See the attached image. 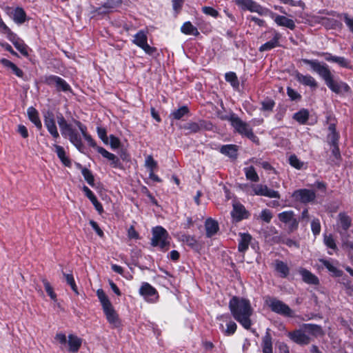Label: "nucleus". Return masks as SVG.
<instances>
[{"label": "nucleus", "instance_id": "obj_1", "mask_svg": "<svg viewBox=\"0 0 353 353\" xmlns=\"http://www.w3.org/2000/svg\"><path fill=\"white\" fill-rule=\"evenodd\" d=\"M301 62L308 65L310 69L316 72L324 81L328 88L335 94L347 93L351 88L348 84L343 81L334 79L329 65L317 59H302Z\"/></svg>", "mask_w": 353, "mask_h": 353}, {"label": "nucleus", "instance_id": "obj_2", "mask_svg": "<svg viewBox=\"0 0 353 353\" xmlns=\"http://www.w3.org/2000/svg\"><path fill=\"white\" fill-rule=\"evenodd\" d=\"M228 307L234 319L244 329L250 330L252 325L251 316L254 312L250 301L247 298L234 295L229 301Z\"/></svg>", "mask_w": 353, "mask_h": 353}, {"label": "nucleus", "instance_id": "obj_3", "mask_svg": "<svg viewBox=\"0 0 353 353\" xmlns=\"http://www.w3.org/2000/svg\"><path fill=\"white\" fill-rule=\"evenodd\" d=\"M97 296L101 305L106 320L110 325V328L122 329V321L103 290L101 288L98 289L97 290Z\"/></svg>", "mask_w": 353, "mask_h": 353}, {"label": "nucleus", "instance_id": "obj_4", "mask_svg": "<svg viewBox=\"0 0 353 353\" xmlns=\"http://www.w3.org/2000/svg\"><path fill=\"white\" fill-rule=\"evenodd\" d=\"M226 119L230 121V125L234 128V131L243 137H246L256 145L260 144L259 137L254 134L253 129L250 125L243 121L236 114L232 113Z\"/></svg>", "mask_w": 353, "mask_h": 353}, {"label": "nucleus", "instance_id": "obj_5", "mask_svg": "<svg viewBox=\"0 0 353 353\" xmlns=\"http://www.w3.org/2000/svg\"><path fill=\"white\" fill-rule=\"evenodd\" d=\"M57 122L60 128L61 134L68 137L70 142L79 151L82 152L83 144L79 132L68 123L64 117L60 114L57 116Z\"/></svg>", "mask_w": 353, "mask_h": 353}, {"label": "nucleus", "instance_id": "obj_6", "mask_svg": "<svg viewBox=\"0 0 353 353\" xmlns=\"http://www.w3.org/2000/svg\"><path fill=\"white\" fill-rule=\"evenodd\" d=\"M152 234V246L159 248L162 252H166L170 249L171 237L163 227L158 225L153 228Z\"/></svg>", "mask_w": 353, "mask_h": 353}, {"label": "nucleus", "instance_id": "obj_7", "mask_svg": "<svg viewBox=\"0 0 353 353\" xmlns=\"http://www.w3.org/2000/svg\"><path fill=\"white\" fill-rule=\"evenodd\" d=\"M265 304L270 307L272 312L285 317L293 318L295 316L294 311L281 300L275 297L268 296L265 299Z\"/></svg>", "mask_w": 353, "mask_h": 353}, {"label": "nucleus", "instance_id": "obj_8", "mask_svg": "<svg viewBox=\"0 0 353 353\" xmlns=\"http://www.w3.org/2000/svg\"><path fill=\"white\" fill-rule=\"evenodd\" d=\"M43 82L50 87H54L59 92H71L72 91L70 84L65 79L57 75H46L43 77Z\"/></svg>", "mask_w": 353, "mask_h": 353}, {"label": "nucleus", "instance_id": "obj_9", "mask_svg": "<svg viewBox=\"0 0 353 353\" xmlns=\"http://www.w3.org/2000/svg\"><path fill=\"white\" fill-rule=\"evenodd\" d=\"M132 42L149 55H152L157 51V48L152 47L148 43V37L144 30L138 31L134 34Z\"/></svg>", "mask_w": 353, "mask_h": 353}, {"label": "nucleus", "instance_id": "obj_10", "mask_svg": "<svg viewBox=\"0 0 353 353\" xmlns=\"http://www.w3.org/2000/svg\"><path fill=\"white\" fill-rule=\"evenodd\" d=\"M234 3L242 10L256 12L261 16H264L267 12V8L263 7L254 0H234Z\"/></svg>", "mask_w": 353, "mask_h": 353}, {"label": "nucleus", "instance_id": "obj_11", "mask_svg": "<svg viewBox=\"0 0 353 353\" xmlns=\"http://www.w3.org/2000/svg\"><path fill=\"white\" fill-rule=\"evenodd\" d=\"M292 199L303 204L314 202L316 198V192L310 189L302 188L294 190L292 194Z\"/></svg>", "mask_w": 353, "mask_h": 353}, {"label": "nucleus", "instance_id": "obj_12", "mask_svg": "<svg viewBox=\"0 0 353 353\" xmlns=\"http://www.w3.org/2000/svg\"><path fill=\"white\" fill-rule=\"evenodd\" d=\"M264 16L270 17L274 20L278 26L285 27L291 30H294L296 28V25L293 19H289L283 15L277 14L269 8H267V12H265Z\"/></svg>", "mask_w": 353, "mask_h": 353}, {"label": "nucleus", "instance_id": "obj_13", "mask_svg": "<svg viewBox=\"0 0 353 353\" xmlns=\"http://www.w3.org/2000/svg\"><path fill=\"white\" fill-rule=\"evenodd\" d=\"M327 121H330L327 128L329 133L326 137L327 144L330 146L339 145L340 134L336 130L337 121L331 116L327 117Z\"/></svg>", "mask_w": 353, "mask_h": 353}, {"label": "nucleus", "instance_id": "obj_14", "mask_svg": "<svg viewBox=\"0 0 353 353\" xmlns=\"http://www.w3.org/2000/svg\"><path fill=\"white\" fill-rule=\"evenodd\" d=\"M230 214L234 223H239L244 219H248L251 215L250 212L240 202L233 203Z\"/></svg>", "mask_w": 353, "mask_h": 353}, {"label": "nucleus", "instance_id": "obj_15", "mask_svg": "<svg viewBox=\"0 0 353 353\" xmlns=\"http://www.w3.org/2000/svg\"><path fill=\"white\" fill-rule=\"evenodd\" d=\"M139 294L148 302L154 303L159 299L158 291L147 282H143L141 284L139 288Z\"/></svg>", "mask_w": 353, "mask_h": 353}, {"label": "nucleus", "instance_id": "obj_16", "mask_svg": "<svg viewBox=\"0 0 353 353\" xmlns=\"http://www.w3.org/2000/svg\"><path fill=\"white\" fill-rule=\"evenodd\" d=\"M43 122L48 132L52 137L54 140L57 141V139H59L60 136L56 125L54 113L51 111H48L44 114Z\"/></svg>", "mask_w": 353, "mask_h": 353}, {"label": "nucleus", "instance_id": "obj_17", "mask_svg": "<svg viewBox=\"0 0 353 353\" xmlns=\"http://www.w3.org/2000/svg\"><path fill=\"white\" fill-rule=\"evenodd\" d=\"M287 336L292 341L301 346L307 345L311 341L310 336L301 329L288 332Z\"/></svg>", "mask_w": 353, "mask_h": 353}, {"label": "nucleus", "instance_id": "obj_18", "mask_svg": "<svg viewBox=\"0 0 353 353\" xmlns=\"http://www.w3.org/2000/svg\"><path fill=\"white\" fill-rule=\"evenodd\" d=\"M73 123L74 125L79 128L81 132L83 137L87 141L88 145L99 152V148H102L101 146H99L97 144L96 141L92 138V137L88 133L87 126L82 123L80 121L74 119Z\"/></svg>", "mask_w": 353, "mask_h": 353}, {"label": "nucleus", "instance_id": "obj_19", "mask_svg": "<svg viewBox=\"0 0 353 353\" xmlns=\"http://www.w3.org/2000/svg\"><path fill=\"white\" fill-rule=\"evenodd\" d=\"M252 190L254 194L255 195L263 196L278 199L281 198V195L278 191L269 188L266 185L258 184L254 185Z\"/></svg>", "mask_w": 353, "mask_h": 353}, {"label": "nucleus", "instance_id": "obj_20", "mask_svg": "<svg viewBox=\"0 0 353 353\" xmlns=\"http://www.w3.org/2000/svg\"><path fill=\"white\" fill-rule=\"evenodd\" d=\"M99 153L102 155L103 157L107 159L110 161V165L112 168L123 170L124 166L121 163L119 157L116 156L114 154L111 153L106 150L104 148H99Z\"/></svg>", "mask_w": 353, "mask_h": 353}, {"label": "nucleus", "instance_id": "obj_21", "mask_svg": "<svg viewBox=\"0 0 353 353\" xmlns=\"http://www.w3.org/2000/svg\"><path fill=\"white\" fill-rule=\"evenodd\" d=\"M273 37L271 40L262 44L259 48V52L270 51L276 47L281 46L280 40L282 37L281 34L276 30H272Z\"/></svg>", "mask_w": 353, "mask_h": 353}, {"label": "nucleus", "instance_id": "obj_22", "mask_svg": "<svg viewBox=\"0 0 353 353\" xmlns=\"http://www.w3.org/2000/svg\"><path fill=\"white\" fill-rule=\"evenodd\" d=\"M145 164L149 170V178L154 182L161 183L162 181L161 179L154 174V170L157 168V162L152 155H148L145 158Z\"/></svg>", "mask_w": 353, "mask_h": 353}, {"label": "nucleus", "instance_id": "obj_23", "mask_svg": "<svg viewBox=\"0 0 353 353\" xmlns=\"http://www.w3.org/2000/svg\"><path fill=\"white\" fill-rule=\"evenodd\" d=\"M0 63L4 67L10 69L12 73L15 74L17 77L23 79V81L28 80L27 76L25 74L23 71L11 61L6 58H2L0 59Z\"/></svg>", "mask_w": 353, "mask_h": 353}, {"label": "nucleus", "instance_id": "obj_24", "mask_svg": "<svg viewBox=\"0 0 353 353\" xmlns=\"http://www.w3.org/2000/svg\"><path fill=\"white\" fill-rule=\"evenodd\" d=\"M295 78L298 82L305 86H309L312 89H316L318 87V83L315 79L310 74L303 75L296 71Z\"/></svg>", "mask_w": 353, "mask_h": 353}, {"label": "nucleus", "instance_id": "obj_25", "mask_svg": "<svg viewBox=\"0 0 353 353\" xmlns=\"http://www.w3.org/2000/svg\"><path fill=\"white\" fill-rule=\"evenodd\" d=\"M299 272L302 276V280L305 283L314 285L319 284V278L307 269L301 268Z\"/></svg>", "mask_w": 353, "mask_h": 353}, {"label": "nucleus", "instance_id": "obj_26", "mask_svg": "<svg viewBox=\"0 0 353 353\" xmlns=\"http://www.w3.org/2000/svg\"><path fill=\"white\" fill-rule=\"evenodd\" d=\"M321 25L327 30H341L343 23L333 18L323 17L321 18Z\"/></svg>", "mask_w": 353, "mask_h": 353}, {"label": "nucleus", "instance_id": "obj_27", "mask_svg": "<svg viewBox=\"0 0 353 353\" xmlns=\"http://www.w3.org/2000/svg\"><path fill=\"white\" fill-rule=\"evenodd\" d=\"M239 236L241 239L239 241L238 251L241 253H245L249 248L252 236L248 232H240Z\"/></svg>", "mask_w": 353, "mask_h": 353}, {"label": "nucleus", "instance_id": "obj_28", "mask_svg": "<svg viewBox=\"0 0 353 353\" xmlns=\"http://www.w3.org/2000/svg\"><path fill=\"white\" fill-rule=\"evenodd\" d=\"M261 347L263 353H273L272 337L269 328L266 330L265 334L262 338Z\"/></svg>", "mask_w": 353, "mask_h": 353}, {"label": "nucleus", "instance_id": "obj_29", "mask_svg": "<svg viewBox=\"0 0 353 353\" xmlns=\"http://www.w3.org/2000/svg\"><path fill=\"white\" fill-rule=\"evenodd\" d=\"M205 228L206 236L211 238L214 236L219 230V223L212 218H208L205 221Z\"/></svg>", "mask_w": 353, "mask_h": 353}, {"label": "nucleus", "instance_id": "obj_30", "mask_svg": "<svg viewBox=\"0 0 353 353\" xmlns=\"http://www.w3.org/2000/svg\"><path fill=\"white\" fill-rule=\"evenodd\" d=\"M27 114L29 120L35 125L39 130H42V123L39 117L38 110L32 106H30L27 110Z\"/></svg>", "mask_w": 353, "mask_h": 353}, {"label": "nucleus", "instance_id": "obj_31", "mask_svg": "<svg viewBox=\"0 0 353 353\" xmlns=\"http://www.w3.org/2000/svg\"><path fill=\"white\" fill-rule=\"evenodd\" d=\"M220 152L232 160H236L238 157V146L234 144L223 145L220 148Z\"/></svg>", "mask_w": 353, "mask_h": 353}, {"label": "nucleus", "instance_id": "obj_32", "mask_svg": "<svg viewBox=\"0 0 353 353\" xmlns=\"http://www.w3.org/2000/svg\"><path fill=\"white\" fill-rule=\"evenodd\" d=\"M181 240L196 252L201 250V245L194 236L183 234L181 236Z\"/></svg>", "mask_w": 353, "mask_h": 353}, {"label": "nucleus", "instance_id": "obj_33", "mask_svg": "<svg viewBox=\"0 0 353 353\" xmlns=\"http://www.w3.org/2000/svg\"><path fill=\"white\" fill-rule=\"evenodd\" d=\"M274 270L281 278H286L290 274V268L288 264L279 259L274 262Z\"/></svg>", "mask_w": 353, "mask_h": 353}, {"label": "nucleus", "instance_id": "obj_34", "mask_svg": "<svg viewBox=\"0 0 353 353\" xmlns=\"http://www.w3.org/2000/svg\"><path fill=\"white\" fill-rule=\"evenodd\" d=\"M54 147L55 148V152L57 153V155L61 161V163L65 167L70 168L72 165V162L70 159L66 156L64 148L62 146L57 144H54Z\"/></svg>", "mask_w": 353, "mask_h": 353}, {"label": "nucleus", "instance_id": "obj_35", "mask_svg": "<svg viewBox=\"0 0 353 353\" xmlns=\"http://www.w3.org/2000/svg\"><path fill=\"white\" fill-rule=\"evenodd\" d=\"M68 343L69 345V351L75 353L79 350L82 344V340L77 336L69 334Z\"/></svg>", "mask_w": 353, "mask_h": 353}, {"label": "nucleus", "instance_id": "obj_36", "mask_svg": "<svg viewBox=\"0 0 353 353\" xmlns=\"http://www.w3.org/2000/svg\"><path fill=\"white\" fill-rule=\"evenodd\" d=\"M319 262L331 273L332 276L341 277L343 276V271L334 266L330 261L321 259Z\"/></svg>", "mask_w": 353, "mask_h": 353}, {"label": "nucleus", "instance_id": "obj_37", "mask_svg": "<svg viewBox=\"0 0 353 353\" xmlns=\"http://www.w3.org/2000/svg\"><path fill=\"white\" fill-rule=\"evenodd\" d=\"M91 9V18H96L97 17L103 18L111 13V12L105 6L103 3L101 5V6L99 7L92 6Z\"/></svg>", "mask_w": 353, "mask_h": 353}, {"label": "nucleus", "instance_id": "obj_38", "mask_svg": "<svg viewBox=\"0 0 353 353\" xmlns=\"http://www.w3.org/2000/svg\"><path fill=\"white\" fill-rule=\"evenodd\" d=\"M303 327L307 332L315 337L324 335V332L321 325L312 323H306L303 325Z\"/></svg>", "mask_w": 353, "mask_h": 353}, {"label": "nucleus", "instance_id": "obj_39", "mask_svg": "<svg viewBox=\"0 0 353 353\" xmlns=\"http://www.w3.org/2000/svg\"><path fill=\"white\" fill-rule=\"evenodd\" d=\"M182 33L186 35H193L197 37L199 35L198 29L194 26L190 21H185L181 27Z\"/></svg>", "mask_w": 353, "mask_h": 353}, {"label": "nucleus", "instance_id": "obj_40", "mask_svg": "<svg viewBox=\"0 0 353 353\" xmlns=\"http://www.w3.org/2000/svg\"><path fill=\"white\" fill-rule=\"evenodd\" d=\"M309 117L310 112L308 110L305 108H302L301 110L294 114L293 119L300 124L304 125L307 122Z\"/></svg>", "mask_w": 353, "mask_h": 353}, {"label": "nucleus", "instance_id": "obj_41", "mask_svg": "<svg viewBox=\"0 0 353 353\" xmlns=\"http://www.w3.org/2000/svg\"><path fill=\"white\" fill-rule=\"evenodd\" d=\"M13 20L17 24H22L27 20V15L23 8L17 7L14 9Z\"/></svg>", "mask_w": 353, "mask_h": 353}, {"label": "nucleus", "instance_id": "obj_42", "mask_svg": "<svg viewBox=\"0 0 353 353\" xmlns=\"http://www.w3.org/2000/svg\"><path fill=\"white\" fill-rule=\"evenodd\" d=\"M190 113V109L187 105H183L172 111L170 114V117L175 120H180L185 116Z\"/></svg>", "mask_w": 353, "mask_h": 353}, {"label": "nucleus", "instance_id": "obj_43", "mask_svg": "<svg viewBox=\"0 0 353 353\" xmlns=\"http://www.w3.org/2000/svg\"><path fill=\"white\" fill-rule=\"evenodd\" d=\"M332 148V156L333 157V159L330 158L331 162L332 164L339 166L341 161L342 160L340 149H339V145H332L330 146Z\"/></svg>", "mask_w": 353, "mask_h": 353}, {"label": "nucleus", "instance_id": "obj_44", "mask_svg": "<svg viewBox=\"0 0 353 353\" xmlns=\"http://www.w3.org/2000/svg\"><path fill=\"white\" fill-rule=\"evenodd\" d=\"M244 172L248 180L252 182H258L259 181V176L252 165L245 168Z\"/></svg>", "mask_w": 353, "mask_h": 353}, {"label": "nucleus", "instance_id": "obj_45", "mask_svg": "<svg viewBox=\"0 0 353 353\" xmlns=\"http://www.w3.org/2000/svg\"><path fill=\"white\" fill-rule=\"evenodd\" d=\"M339 223L341 227L343 230H347L351 226L352 220L350 217L345 212H340L339 214Z\"/></svg>", "mask_w": 353, "mask_h": 353}, {"label": "nucleus", "instance_id": "obj_46", "mask_svg": "<svg viewBox=\"0 0 353 353\" xmlns=\"http://www.w3.org/2000/svg\"><path fill=\"white\" fill-rule=\"evenodd\" d=\"M63 275L67 284L70 286L72 290L75 293V294L78 295L79 293L73 274L72 273L66 274L63 272Z\"/></svg>", "mask_w": 353, "mask_h": 353}, {"label": "nucleus", "instance_id": "obj_47", "mask_svg": "<svg viewBox=\"0 0 353 353\" xmlns=\"http://www.w3.org/2000/svg\"><path fill=\"white\" fill-rule=\"evenodd\" d=\"M225 79L229 82L234 88H238L239 86V81L235 72H228L225 74Z\"/></svg>", "mask_w": 353, "mask_h": 353}, {"label": "nucleus", "instance_id": "obj_48", "mask_svg": "<svg viewBox=\"0 0 353 353\" xmlns=\"http://www.w3.org/2000/svg\"><path fill=\"white\" fill-rule=\"evenodd\" d=\"M42 283L43 284L45 290H46V293L48 294V295L50 297V299L53 301H57V294L54 292V289L52 287L50 282L46 279H43Z\"/></svg>", "mask_w": 353, "mask_h": 353}, {"label": "nucleus", "instance_id": "obj_49", "mask_svg": "<svg viewBox=\"0 0 353 353\" xmlns=\"http://www.w3.org/2000/svg\"><path fill=\"white\" fill-rule=\"evenodd\" d=\"M183 129L185 130H188L187 134H196L200 132L199 125L197 122L190 121L185 123L183 127Z\"/></svg>", "mask_w": 353, "mask_h": 353}, {"label": "nucleus", "instance_id": "obj_50", "mask_svg": "<svg viewBox=\"0 0 353 353\" xmlns=\"http://www.w3.org/2000/svg\"><path fill=\"white\" fill-rule=\"evenodd\" d=\"M294 217V212L292 210L284 211L278 214L279 220L287 224Z\"/></svg>", "mask_w": 353, "mask_h": 353}, {"label": "nucleus", "instance_id": "obj_51", "mask_svg": "<svg viewBox=\"0 0 353 353\" xmlns=\"http://www.w3.org/2000/svg\"><path fill=\"white\" fill-rule=\"evenodd\" d=\"M261 110L265 112H272L275 106V101L270 98H266L261 102Z\"/></svg>", "mask_w": 353, "mask_h": 353}, {"label": "nucleus", "instance_id": "obj_52", "mask_svg": "<svg viewBox=\"0 0 353 353\" xmlns=\"http://www.w3.org/2000/svg\"><path fill=\"white\" fill-rule=\"evenodd\" d=\"M122 3L123 0H106L103 4L111 12H112L119 8Z\"/></svg>", "mask_w": 353, "mask_h": 353}, {"label": "nucleus", "instance_id": "obj_53", "mask_svg": "<svg viewBox=\"0 0 353 353\" xmlns=\"http://www.w3.org/2000/svg\"><path fill=\"white\" fill-rule=\"evenodd\" d=\"M81 174H82L84 179L85 180V181L90 186L94 187V177L92 172H91V170H90L88 168H83V169H82Z\"/></svg>", "mask_w": 353, "mask_h": 353}, {"label": "nucleus", "instance_id": "obj_54", "mask_svg": "<svg viewBox=\"0 0 353 353\" xmlns=\"http://www.w3.org/2000/svg\"><path fill=\"white\" fill-rule=\"evenodd\" d=\"M289 163L290 165L297 169L301 170L303 166V163L301 161L296 154H291L289 157Z\"/></svg>", "mask_w": 353, "mask_h": 353}, {"label": "nucleus", "instance_id": "obj_55", "mask_svg": "<svg viewBox=\"0 0 353 353\" xmlns=\"http://www.w3.org/2000/svg\"><path fill=\"white\" fill-rule=\"evenodd\" d=\"M198 123L201 131H212L214 128V125L210 121L200 119L198 121Z\"/></svg>", "mask_w": 353, "mask_h": 353}, {"label": "nucleus", "instance_id": "obj_56", "mask_svg": "<svg viewBox=\"0 0 353 353\" xmlns=\"http://www.w3.org/2000/svg\"><path fill=\"white\" fill-rule=\"evenodd\" d=\"M287 94L290 99L292 101H299L302 99V96L297 91L292 88L291 87H287Z\"/></svg>", "mask_w": 353, "mask_h": 353}, {"label": "nucleus", "instance_id": "obj_57", "mask_svg": "<svg viewBox=\"0 0 353 353\" xmlns=\"http://www.w3.org/2000/svg\"><path fill=\"white\" fill-rule=\"evenodd\" d=\"M334 63H337L341 68H347V69L352 68L350 61L347 59H346L343 57L336 56Z\"/></svg>", "mask_w": 353, "mask_h": 353}, {"label": "nucleus", "instance_id": "obj_58", "mask_svg": "<svg viewBox=\"0 0 353 353\" xmlns=\"http://www.w3.org/2000/svg\"><path fill=\"white\" fill-rule=\"evenodd\" d=\"M97 132L99 138L105 145L108 144V137L107 136V130L105 128L101 126L97 127Z\"/></svg>", "mask_w": 353, "mask_h": 353}, {"label": "nucleus", "instance_id": "obj_59", "mask_svg": "<svg viewBox=\"0 0 353 353\" xmlns=\"http://www.w3.org/2000/svg\"><path fill=\"white\" fill-rule=\"evenodd\" d=\"M227 328L223 330V333L225 336H232L233 335L237 329V325L235 322L232 321H230L226 324Z\"/></svg>", "mask_w": 353, "mask_h": 353}, {"label": "nucleus", "instance_id": "obj_60", "mask_svg": "<svg viewBox=\"0 0 353 353\" xmlns=\"http://www.w3.org/2000/svg\"><path fill=\"white\" fill-rule=\"evenodd\" d=\"M14 46L20 52L24 57L28 56V46L21 39L19 42L15 43Z\"/></svg>", "mask_w": 353, "mask_h": 353}, {"label": "nucleus", "instance_id": "obj_61", "mask_svg": "<svg viewBox=\"0 0 353 353\" xmlns=\"http://www.w3.org/2000/svg\"><path fill=\"white\" fill-rule=\"evenodd\" d=\"M201 10L205 14L211 16L215 19L220 16L218 10L210 6H203L202 7Z\"/></svg>", "mask_w": 353, "mask_h": 353}, {"label": "nucleus", "instance_id": "obj_62", "mask_svg": "<svg viewBox=\"0 0 353 353\" xmlns=\"http://www.w3.org/2000/svg\"><path fill=\"white\" fill-rule=\"evenodd\" d=\"M323 241H324L325 245L327 248L332 249L334 250H337V246H336L335 240L334 239L332 234H330L328 236L325 235Z\"/></svg>", "mask_w": 353, "mask_h": 353}, {"label": "nucleus", "instance_id": "obj_63", "mask_svg": "<svg viewBox=\"0 0 353 353\" xmlns=\"http://www.w3.org/2000/svg\"><path fill=\"white\" fill-rule=\"evenodd\" d=\"M321 223L319 219H314L311 222V230L314 236H317L321 232Z\"/></svg>", "mask_w": 353, "mask_h": 353}, {"label": "nucleus", "instance_id": "obj_64", "mask_svg": "<svg viewBox=\"0 0 353 353\" xmlns=\"http://www.w3.org/2000/svg\"><path fill=\"white\" fill-rule=\"evenodd\" d=\"M259 217L264 222L269 223L272 219V213L270 210L264 209L261 211Z\"/></svg>", "mask_w": 353, "mask_h": 353}]
</instances>
